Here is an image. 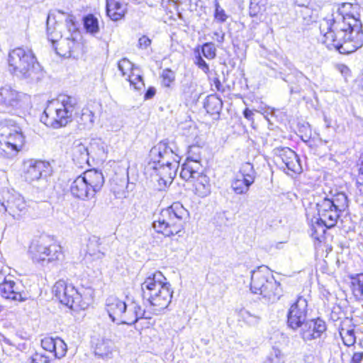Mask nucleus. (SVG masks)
<instances>
[{
  "label": "nucleus",
  "instance_id": "f257e3e1",
  "mask_svg": "<svg viewBox=\"0 0 363 363\" xmlns=\"http://www.w3.org/2000/svg\"><path fill=\"white\" fill-rule=\"evenodd\" d=\"M356 8L351 4H345L335 18H323L320 22L321 40L328 48H334L341 54H350L363 45V30L359 15L357 16L347 13Z\"/></svg>",
  "mask_w": 363,
  "mask_h": 363
},
{
  "label": "nucleus",
  "instance_id": "f03ea898",
  "mask_svg": "<svg viewBox=\"0 0 363 363\" xmlns=\"http://www.w3.org/2000/svg\"><path fill=\"white\" fill-rule=\"evenodd\" d=\"M149 157L146 172L155 174L160 184H171L179 167V155L167 143L160 142L150 150Z\"/></svg>",
  "mask_w": 363,
  "mask_h": 363
},
{
  "label": "nucleus",
  "instance_id": "7ed1b4c3",
  "mask_svg": "<svg viewBox=\"0 0 363 363\" xmlns=\"http://www.w3.org/2000/svg\"><path fill=\"white\" fill-rule=\"evenodd\" d=\"M348 207V199L343 192L327 195L324 199L316 203L318 218L315 224L311 227V235L317 240L320 239L325 232V228L334 227L340 215Z\"/></svg>",
  "mask_w": 363,
  "mask_h": 363
},
{
  "label": "nucleus",
  "instance_id": "20e7f679",
  "mask_svg": "<svg viewBox=\"0 0 363 363\" xmlns=\"http://www.w3.org/2000/svg\"><path fill=\"white\" fill-rule=\"evenodd\" d=\"M143 300H146L154 315L164 313L172 301L174 291L160 272L150 274L141 284Z\"/></svg>",
  "mask_w": 363,
  "mask_h": 363
},
{
  "label": "nucleus",
  "instance_id": "39448f33",
  "mask_svg": "<svg viewBox=\"0 0 363 363\" xmlns=\"http://www.w3.org/2000/svg\"><path fill=\"white\" fill-rule=\"evenodd\" d=\"M77 106L75 97L60 95L56 99L48 102L40 121L45 125L53 128L65 126L72 121Z\"/></svg>",
  "mask_w": 363,
  "mask_h": 363
},
{
  "label": "nucleus",
  "instance_id": "423d86ee",
  "mask_svg": "<svg viewBox=\"0 0 363 363\" xmlns=\"http://www.w3.org/2000/svg\"><path fill=\"white\" fill-rule=\"evenodd\" d=\"M9 65L18 77L37 82L43 77L40 64L30 50L17 48L9 52Z\"/></svg>",
  "mask_w": 363,
  "mask_h": 363
},
{
  "label": "nucleus",
  "instance_id": "0eeeda50",
  "mask_svg": "<svg viewBox=\"0 0 363 363\" xmlns=\"http://www.w3.org/2000/svg\"><path fill=\"white\" fill-rule=\"evenodd\" d=\"M188 217V211L181 203L175 202L161 211L152 226L157 233L171 237L182 231Z\"/></svg>",
  "mask_w": 363,
  "mask_h": 363
},
{
  "label": "nucleus",
  "instance_id": "6e6552de",
  "mask_svg": "<svg viewBox=\"0 0 363 363\" xmlns=\"http://www.w3.org/2000/svg\"><path fill=\"white\" fill-rule=\"evenodd\" d=\"M250 289L252 293L262 295L272 303L278 301L282 296L280 283L275 280L266 266L259 267L252 272Z\"/></svg>",
  "mask_w": 363,
  "mask_h": 363
},
{
  "label": "nucleus",
  "instance_id": "1a4fd4ad",
  "mask_svg": "<svg viewBox=\"0 0 363 363\" xmlns=\"http://www.w3.org/2000/svg\"><path fill=\"white\" fill-rule=\"evenodd\" d=\"M104 183V178L101 172L94 169L86 170L72 182L70 192L74 198L88 201L101 189Z\"/></svg>",
  "mask_w": 363,
  "mask_h": 363
},
{
  "label": "nucleus",
  "instance_id": "9d476101",
  "mask_svg": "<svg viewBox=\"0 0 363 363\" xmlns=\"http://www.w3.org/2000/svg\"><path fill=\"white\" fill-rule=\"evenodd\" d=\"M28 252L34 262L43 265L60 261L64 257L61 246L52 242L48 236L33 240Z\"/></svg>",
  "mask_w": 363,
  "mask_h": 363
},
{
  "label": "nucleus",
  "instance_id": "9b49d317",
  "mask_svg": "<svg viewBox=\"0 0 363 363\" xmlns=\"http://www.w3.org/2000/svg\"><path fill=\"white\" fill-rule=\"evenodd\" d=\"M24 144L25 137L18 126L9 122L0 123V155L13 157Z\"/></svg>",
  "mask_w": 363,
  "mask_h": 363
},
{
  "label": "nucleus",
  "instance_id": "f8f14e48",
  "mask_svg": "<svg viewBox=\"0 0 363 363\" xmlns=\"http://www.w3.org/2000/svg\"><path fill=\"white\" fill-rule=\"evenodd\" d=\"M29 100L28 95L9 85L0 86V111L2 112L11 113L25 108Z\"/></svg>",
  "mask_w": 363,
  "mask_h": 363
},
{
  "label": "nucleus",
  "instance_id": "ddd939ff",
  "mask_svg": "<svg viewBox=\"0 0 363 363\" xmlns=\"http://www.w3.org/2000/svg\"><path fill=\"white\" fill-rule=\"evenodd\" d=\"M26 207L24 198L14 190L4 189L0 191V212L18 219L26 212Z\"/></svg>",
  "mask_w": 363,
  "mask_h": 363
},
{
  "label": "nucleus",
  "instance_id": "4468645a",
  "mask_svg": "<svg viewBox=\"0 0 363 363\" xmlns=\"http://www.w3.org/2000/svg\"><path fill=\"white\" fill-rule=\"evenodd\" d=\"M180 177L185 181L194 182L201 179L200 182L195 184L196 190L199 191L200 188L203 191L200 193L201 196H205L209 193L208 186L203 184V180L206 181V177L202 174V167L199 160H192L190 157L182 166Z\"/></svg>",
  "mask_w": 363,
  "mask_h": 363
},
{
  "label": "nucleus",
  "instance_id": "2eb2a0df",
  "mask_svg": "<svg viewBox=\"0 0 363 363\" xmlns=\"http://www.w3.org/2000/svg\"><path fill=\"white\" fill-rule=\"evenodd\" d=\"M52 172V168L48 161L30 159L24 162V177L30 183L46 180Z\"/></svg>",
  "mask_w": 363,
  "mask_h": 363
},
{
  "label": "nucleus",
  "instance_id": "dca6fc26",
  "mask_svg": "<svg viewBox=\"0 0 363 363\" xmlns=\"http://www.w3.org/2000/svg\"><path fill=\"white\" fill-rule=\"evenodd\" d=\"M273 154L275 162L280 165L284 170L286 169L293 174H299L302 172V167L298 155L289 147H275L273 150Z\"/></svg>",
  "mask_w": 363,
  "mask_h": 363
},
{
  "label": "nucleus",
  "instance_id": "f3484780",
  "mask_svg": "<svg viewBox=\"0 0 363 363\" xmlns=\"http://www.w3.org/2000/svg\"><path fill=\"white\" fill-rule=\"evenodd\" d=\"M52 291L60 303L67 307L72 308L79 306L82 296L72 284L60 280L55 284Z\"/></svg>",
  "mask_w": 363,
  "mask_h": 363
},
{
  "label": "nucleus",
  "instance_id": "a211bd4d",
  "mask_svg": "<svg viewBox=\"0 0 363 363\" xmlns=\"http://www.w3.org/2000/svg\"><path fill=\"white\" fill-rule=\"evenodd\" d=\"M308 314V302L303 296H298L296 302L293 303L288 313V325L296 330L306 322Z\"/></svg>",
  "mask_w": 363,
  "mask_h": 363
},
{
  "label": "nucleus",
  "instance_id": "6ab92c4d",
  "mask_svg": "<svg viewBox=\"0 0 363 363\" xmlns=\"http://www.w3.org/2000/svg\"><path fill=\"white\" fill-rule=\"evenodd\" d=\"M0 295L10 301H24L27 299L23 285L12 277L0 286Z\"/></svg>",
  "mask_w": 363,
  "mask_h": 363
},
{
  "label": "nucleus",
  "instance_id": "aec40b11",
  "mask_svg": "<svg viewBox=\"0 0 363 363\" xmlns=\"http://www.w3.org/2000/svg\"><path fill=\"white\" fill-rule=\"evenodd\" d=\"M298 328L301 337L304 342H308L320 337L326 330V325L324 320L317 318L307 320Z\"/></svg>",
  "mask_w": 363,
  "mask_h": 363
},
{
  "label": "nucleus",
  "instance_id": "412c9836",
  "mask_svg": "<svg viewBox=\"0 0 363 363\" xmlns=\"http://www.w3.org/2000/svg\"><path fill=\"white\" fill-rule=\"evenodd\" d=\"M78 37L67 35L58 41V46L52 47L57 55L65 57H77L81 49V43Z\"/></svg>",
  "mask_w": 363,
  "mask_h": 363
},
{
  "label": "nucleus",
  "instance_id": "4be33fe9",
  "mask_svg": "<svg viewBox=\"0 0 363 363\" xmlns=\"http://www.w3.org/2000/svg\"><path fill=\"white\" fill-rule=\"evenodd\" d=\"M91 342L94 354L96 358L104 361H108L113 358L115 351V345L110 338L99 336L93 338Z\"/></svg>",
  "mask_w": 363,
  "mask_h": 363
},
{
  "label": "nucleus",
  "instance_id": "5701e85b",
  "mask_svg": "<svg viewBox=\"0 0 363 363\" xmlns=\"http://www.w3.org/2000/svg\"><path fill=\"white\" fill-rule=\"evenodd\" d=\"M145 315V310L136 301L125 302V309L123 310L119 323L133 325L139 319L149 318V317Z\"/></svg>",
  "mask_w": 363,
  "mask_h": 363
},
{
  "label": "nucleus",
  "instance_id": "b1692460",
  "mask_svg": "<svg viewBox=\"0 0 363 363\" xmlns=\"http://www.w3.org/2000/svg\"><path fill=\"white\" fill-rule=\"evenodd\" d=\"M106 308L111 320L119 324L123 310L125 309V302L116 297L110 296L106 299Z\"/></svg>",
  "mask_w": 363,
  "mask_h": 363
},
{
  "label": "nucleus",
  "instance_id": "393cba45",
  "mask_svg": "<svg viewBox=\"0 0 363 363\" xmlns=\"http://www.w3.org/2000/svg\"><path fill=\"white\" fill-rule=\"evenodd\" d=\"M298 6L301 7L300 15L302 16L306 23L309 24L315 21L318 16V12L321 7L320 5L316 4L315 1H310L307 5L297 1Z\"/></svg>",
  "mask_w": 363,
  "mask_h": 363
},
{
  "label": "nucleus",
  "instance_id": "a878e982",
  "mask_svg": "<svg viewBox=\"0 0 363 363\" xmlns=\"http://www.w3.org/2000/svg\"><path fill=\"white\" fill-rule=\"evenodd\" d=\"M61 28L62 25L57 23L55 18L48 15L47 18V35L48 40L52 43V47H55V45L63 38Z\"/></svg>",
  "mask_w": 363,
  "mask_h": 363
},
{
  "label": "nucleus",
  "instance_id": "bb28decb",
  "mask_svg": "<svg viewBox=\"0 0 363 363\" xmlns=\"http://www.w3.org/2000/svg\"><path fill=\"white\" fill-rule=\"evenodd\" d=\"M73 160L82 167L89 162V151L87 147L81 142H75L72 147Z\"/></svg>",
  "mask_w": 363,
  "mask_h": 363
},
{
  "label": "nucleus",
  "instance_id": "cd10ccee",
  "mask_svg": "<svg viewBox=\"0 0 363 363\" xmlns=\"http://www.w3.org/2000/svg\"><path fill=\"white\" fill-rule=\"evenodd\" d=\"M223 106L222 100L215 94L208 96L203 103V107L207 113L219 114Z\"/></svg>",
  "mask_w": 363,
  "mask_h": 363
},
{
  "label": "nucleus",
  "instance_id": "c85d7f7f",
  "mask_svg": "<svg viewBox=\"0 0 363 363\" xmlns=\"http://www.w3.org/2000/svg\"><path fill=\"white\" fill-rule=\"evenodd\" d=\"M83 21L84 27L87 33L94 35L99 32L98 19L93 14L84 16Z\"/></svg>",
  "mask_w": 363,
  "mask_h": 363
},
{
  "label": "nucleus",
  "instance_id": "c756f323",
  "mask_svg": "<svg viewBox=\"0 0 363 363\" xmlns=\"http://www.w3.org/2000/svg\"><path fill=\"white\" fill-rule=\"evenodd\" d=\"M238 175L245 178L248 184H253L255 179V171L253 165L250 162L243 163Z\"/></svg>",
  "mask_w": 363,
  "mask_h": 363
},
{
  "label": "nucleus",
  "instance_id": "7c9ffc66",
  "mask_svg": "<svg viewBox=\"0 0 363 363\" xmlns=\"http://www.w3.org/2000/svg\"><path fill=\"white\" fill-rule=\"evenodd\" d=\"M252 184H248L245 178L240 177L237 174L236 177L232 182L231 186L235 193L238 194H245L248 191L249 188Z\"/></svg>",
  "mask_w": 363,
  "mask_h": 363
},
{
  "label": "nucleus",
  "instance_id": "2f4dec72",
  "mask_svg": "<svg viewBox=\"0 0 363 363\" xmlns=\"http://www.w3.org/2000/svg\"><path fill=\"white\" fill-rule=\"evenodd\" d=\"M99 238L94 237L89 240L87 245V253L89 256L93 257L94 259H101L104 257V253L100 250H96V247L99 246Z\"/></svg>",
  "mask_w": 363,
  "mask_h": 363
},
{
  "label": "nucleus",
  "instance_id": "473e14b6",
  "mask_svg": "<svg viewBox=\"0 0 363 363\" xmlns=\"http://www.w3.org/2000/svg\"><path fill=\"white\" fill-rule=\"evenodd\" d=\"M126 77L130 85L133 86L135 89L140 90L142 89V87L144 86L143 77L140 74V70L138 68H135L133 72H132Z\"/></svg>",
  "mask_w": 363,
  "mask_h": 363
},
{
  "label": "nucleus",
  "instance_id": "72a5a7b5",
  "mask_svg": "<svg viewBox=\"0 0 363 363\" xmlns=\"http://www.w3.org/2000/svg\"><path fill=\"white\" fill-rule=\"evenodd\" d=\"M118 68L121 71L122 76L127 77L136 67L128 59L124 57L118 62Z\"/></svg>",
  "mask_w": 363,
  "mask_h": 363
},
{
  "label": "nucleus",
  "instance_id": "f704fd0d",
  "mask_svg": "<svg viewBox=\"0 0 363 363\" xmlns=\"http://www.w3.org/2000/svg\"><path fill=\"white\" fill-rule=\"evenodd\" d=\"M79 123L82 124L84 128H90L94 123V113L88 108L82 109Z\"/></svg>",
  "mask_w": 363,
  "mask_h": 363
},
{
  "label": "nucleus",
  "instance_id": "c9c22d12",
  "mask_svg": "<svg viewBox=\"0 0 363 363\" xmlns=\"http://www.w3.org/2000/svg\"><path fill=\"white\" fill-rule=\"evenodd\" d=\"M55 345V350L52 352L54 356L59 359L64 357L67 350L65 342L61 338L56 337Z\"/></svg>",
  "mask_w": 363,
  "mask_h": 363
},
{
  "label": "nucleus",
  "instance_id": "e433bc0d",
  "mask_svg": "<svg viewBox=\"0 0 363 363\" xmlns=\"http://www.w3.org/2000/svg\"><path fill=\"white\" fill-rule=\"evenodd\" d=\"M65 26L69 35L79 37V33L76 25L75 18L72 15H68L65 19Z\"/></svg>",
  "mask_w": 363,
  "mask_h": 363
},
{
  "label": "nucleus",
  "instance_id": "4c0bfd02",
  "mask_svg": "<svg viewBox=\"0 0 363 363\" xmlns=\"http://www.w3.org/2000/svg\"><path fill=\"white\" fill-rule=\"evenodd\" d=\"M341 337L344 344L347 346H351L356 342V337L354 335V330H345L342 329L340 332Z\"/></svg>",
  "mask_w": 363,
  "mask_h": 363
},
{
  "label": "nucleus",
  "instance_id": "58836bf2",
  "mask_svg": "<svg viewBox=\"0 0 363 363\" xmlns=\"http://www.w3.org/2000/svg\"><path fill=\"white\" fill-rule=\"evenodd\" d=\"M201 52L203 55L208 60L215 58L216 55V49L212 43H204L201 48Z\"/></svg>",
  "mask_w": 363,
  "mask_h": 363
},
{
  "label": "nucleus",
  "instance_id": "ea45409f",
  "mask_svg": "<svg viewBox=\"0 0 363 363\" xmlns=\"http://www.w3.org/2000/svg\"><path fill=\"white\" fill-rule=\"evenodd\" d=\"M162 85L166 87H169L170 84L175 79V74L171 69H165L162 71Z\"/></svg>",
  "mask_w": 363,
  "mask_h": 363
},
{
  "label": "nucleus",
  "instance_id": "a19ab883",
  "mask_svg": "<svg viewBox=\"0 0 363 363\" xmlns=\"http://www.w3.org/2000/svg\"><path fill=\"white\" fill-rule=\"evenodd\" d=\"M228 15L225 13L224 9H223L218 0H215V12H214V18L216 20L220 23H224L226 21L228 18Z\"/></svg>",
  "mask_w": 363,
  "mask_h": 363
},
{
  "label": "nucleus",
  "instance_id": "79ce46f5",
  "mask_svg": "<svg viewBox=\"0 0 363 363\" xmlns=\"http://www.w3.org/2000/svg\"><path fill=\"white\" fill-rule=\"evenodd\" d=\"M55 338L51 337H45L41 340L42 347L51 353L55 350Z\"/></svg>",
  "mask_w": 363,
  "mask_h": 363
},
{
  "label": "nucleus",
  "instance_id": "37998d69",
  "mask_svg": "<svg viewBox=\"0 0 363 363\" xmlns=\"http://www.w3.org/2000/svg\"><path fill=\"white\" fill-rule=\"evenodd\" d=\"M241 315L247 323L252 325H256L259 320L258 316L252 315L248 311H242L241 312Z\"/></svg>",
  "mask_w": 363,
  "mask_h": 363
},
{
  "label": "nucleus",
  "instance_id": "c03bdc74",
  "mask_svg": "<svg viewBox=\"0 0 363 363\" xmlns=\"http://www.w3.org/2000/svg\"><path fill=\"white\" fill-rule=\"evenodd\" d=\"M281 352L278 350H274L266 358L263 363H281Z\"/></svg>",
  "mask_w": 363,
  "mask_h": 363
},
{
  "label": "nucleus",
  "instance_id": "a18cd8bd",
  "mask_svg": "<svg viewBox=\"0 0 363 363\" xmlns=\"http://www.w3.org/2000/svg\"><path fill=\"white\" fill-rule=\"evenodd\" d=\"M194 63L204 73L207 74L209 72V67L206 61L202 58L199 52H198V55L195 57Z\"/></svg>",
  "mask_w": 363,
  "mask_h": 363
},
{
  "label": "nucleus",
  "instance_id": "49530a36",
  "mask_svg": "<svg viewBox=\"0 0 363 363\" xmlns=\"http://www.w3.org/2000/svg\"><path fill=\"white\" fill-rule=\"evenodd\" d=\"M29 363H50V361L45 354L35 352L30 357Z\"/></svg>",
  "mask_w": 363,
  "mask_h": 363
},
{
  "label": "nucleus",
  "instance_id": "de8ad7c7",
  "mask_svg": "<svg viewBox=\"0 0 363 363\" xmlns=\"http://www.w3.org/2000/svg\"><path fill=\"white\" fill-rule=\"evenodd\" d=\"M118 6V1L117 0H106V13L107 16L112 20V14L115 13Z\"/></svg>",
  "mask_w": 363,
  "mask_h": 363
},
{
  "label": "nucleus",
  "instance_id": "09e8293b",
  "mask_svg": "<svg viewBox=\"0 0 363 363\" xmlns=\"http://www.w3.org/2000/svg\"><path fill=\"white\" fill-rule=\"evenodd\" d=\"M125 5L122 4L118 1V8L116 11H115V13H113L112 14V20L116 21L121 19L125 15Z\"/></svg>",
  "mask_w": 363,
  "mask_h": 363
},
{
  "label": "nucleus",
  "instance_id": "8fccbe9b",
  "mask_svg": "<svg viewBox=\"0 0 363 363\" xmlns=\"http://www.w3.org/2000/svg\"><path fill=\"white\" fill-rule=\"evenodd\" d=\"M151 45V40L146 35H143L138 40V47L140 49H147Z\"/></svg>",
  "mask_w": 363,
  "mask_h": 363
},
{
  "label": "nucleus",
  "instance_id": "3c124183",
  "mask_svg": "<svg viewBox=\"0 0 363 363\" xmlns=\"http://www.w3.org/2000/svg\"><path fill=\"white\" fill-rule=\"evenodd\" d=\"M360 164H359V173L362 175L360 176L357 180V184L359 188V191L363 193V155L360 157Z\"/></svg>",
  "mask_w": 363,
  "mask_h": 363
},
{
  "label": "nucleus",
  "instance_id": "603ef678",
  "mask_svg": "<svg viewBox=\"0 0 363 363\" xmlns=\"http://www.w3.org/2000/svg\"><path fill=\"white\" fill-rule=\"evenodd\" d=\"M363 360V352H354L350 363H361Z\"/></svg>",
  "mask_w": 363,
  "mask_h": 363
},
{
  "label": "nucleus",
  "instance_id": "864d4df0",
  "mask_svg": "<svg viewBox=\"0 0 363 363\" xmlns=\"http://www.w3.org/2000/svg\"><path fill=\"white\" fill-rule=\"evenodd\" d=\"M213 35L215 36V39L218 43H222L225 40V33L223 30L215 31L213 33Z\"/></svg>",
  "mask_w": 363,
  "mask_h": 363
},
{
  "label": "nucleus",
  "instance_id": "5fc2aeb1",
  "mask_svg": "<svg viewBox=\"0 0 363 363\" xmlns=\"http://www.w3.org/2000/svg\"><path fill=\"white\" fill-rule=\"evenodd\" d=\"M10 275L6 274V272L0 269V286L3 285L8 279H11Z\"/></svg>",
  "mask_w": 363,
  "mask_h": 363
},
{
  "label": "nucleus",
  "instance_id": "6e6d98bb",
  "mask_svg": "<svg viewBox=\"0 0 363 363\" xmlns=\"http://www.w3.org/2000/svg\"><path fill=\"white\" fill-rule=\"evenodd\" d=\"M213 85L215 86V87H216L217 91H221V92L224 91V88H223V85L221 84L220 81L219 80V79L218 77H215L213 79Z\"/></svg>",
  "mask_w": 363,
  "mask_h": 363
},
{
  "label": "nucleus",
  "instance_id": "4d7b16f0",
  "mask_svg": "<svg viewBox=\"0 0 363 363\" xmlns=\"http://www.w3.org/2000/svg\"><path fill=\"white\" fill-rule=\"evenodd\" d=\"M155 89L154 87H150L145 94V99H152L155 95Z\"/></svg>",
  "mask_w": 363,
  "mask_h": 363
},
{
  "label": "nucleus",
  "instance_id": "13d9d810",
  "mask_svg": "<svg viewBox=\"0 0 363 363\" xmlns=\"http://www.w3.org/2000/svg\"><path fill=\"white\" fill-rule=\"evenodd\" d=\"M243 115L245 118H247L249 121H253V112L252 111L250 110L249 108H245L243 111Z\"/></svg>",
  "mask_w": 363,
  "mask_h": 363
},
{
  "label": "nucleus",
  "instance_id": "bf43d9fd",
  "mask_svg": "<svg viewBox=\"0 0 363 363\" xmlns=\"http://www.w3.org/2000/svg\"><path fill=\"white\" fill-rule=\"evenodd\" d=\"M357 284L359 286V289L360 290L361 293L363 294V274H357Z\"/></svg>",
  "mask_w": 363,
  "mask_h": 363
},
{
  "label": "nucleus",
  "instance_id": "052dcab7",
  "mask_svg": "<svg viewBox=\"0 0 363 363\" xmlns=\"http://www.w3.org/2000/svg\"><path fill=\"white\" fill-rule=\"evenodd\" d=\"M99 144H103V143H101L100 140H94L91 143V147H94V145H99Z\"/></svg>",
  "mask_w": 363,
  "mask_h": 363
},
{
  "label": "nucleus",
  "instance_id": "680f3d73",
  "mask_svg": "<svg viewBox=\"0 0 363 363\" xmlns=\"http://www.w3.org/2000/svg\"><path fill=\"white\" fill-rule=\"evenodd\" d=\"M289 78H290V76H289V75H288V76L286 77V79H284V81H286V82H289V80H290V79H289Z\"/></svg>",
  "mask_w": 363,
  "mask_h": 363
},
{
  "label": "nucleus",
  "instance_id": "e2e57ef3",
  "mask_svg": "<svg viewBox=\"0 0 363 363\" xmlns=\"http://www.w3.org/2000/svg\"><path fill=\"white\" fill-rule=\"evenodd\" d=\"M167 160H169L170 162L173 161L172 157H169Z\"/></svg>",
  "mask_w": 363,
  "mask_h": 363
},
{
  "label": "nucleus",
  "instance_id": "0e129e2a",
  "mask_svg": "<svg viewBox=\"0 0 363 363\" xmlns=\"http://www.w3.org/2000/svg\"><path fill=\"white\" fill-rule=\"evenodd\" d=\"M360 5H361V6H362V9H363V0H362V1L361 2Z\"/></svg>",
  "mask_w": 363,
  "mask_h": 363
},
{
  "label": "nucleus",
  "instance_id": "69168bd1",
  "mask_svg": "<svg viewBox=\"0 0 363 363\" xmlns=\"http://www.w3.org/2000/svg\"><path fill=\"white\" fill-rule=\"evenodd\" d=\"M294 91V89L293 87L291 88V92H293Z\"/></svg>",
  "mask_w": 363,
  "mask_h": 363
},
{
  "label": "nucleus",
  "instance_id": "338daca9",
  "mask_svg": "<svg viewBox=\"0 0 363 363\" xmlns=\"http://www.w3.org/2000/svg\"><path fill=\"white\" fill-rule=\"evenodd\" d=\"M101 150H102V152H104V147H101Z\"/></svg>",
  "mask_w": 363,
  "mask_h": 363
}]
</instances>
